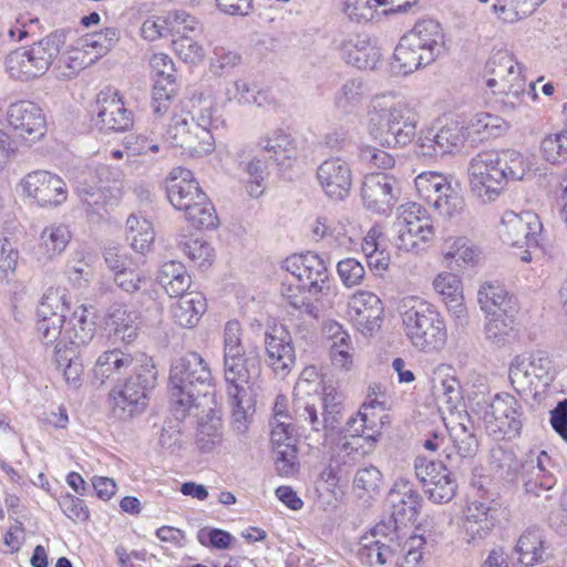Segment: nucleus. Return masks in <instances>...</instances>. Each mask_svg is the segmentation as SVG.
I'll return each mask as SVG.
<instances>
[{"label": "nucleus", "instance_id": "nucleus-22", "mask_svg": "<svg viewBox=\"0 0 567 567\" xmlns=\"http://www.w3.org/2000/svg\"><path fill=\"white\" fill-rule=\"evenodd\" d=\"M317 177L324 193L333 199H343L352 186L351 168L339 157L322 162L317 169Z\"/></svg>", "mask_w": 567, "mask_h": 567}, {"label": "nucleus", "instance_id": "nucleus-12", "mask_svg": "<svg viewBox=\"0 0 567 567\" xmlns=\"http://www.w3.org/2000/svg\"><path fill=\"white\" fill-rule=\"evenodd\" d=\"M284 267L307 288L309 295L329 293V271L319 255L311 251L292 255L286 258Z\"/></svg>", "mask_w": 567, "mask_h": 567}, {"label": "nucleus", "instance_id": "nucleus-28", "mask_svg": "<svg viewBox=\"0 0 567 567\" xmlns=\"http://www.w3.org/2000/svg\"><path fill=\"white\" fill-rule=\"evenodd\" d=\"M145 353L132 355L121 349L106 350L96 359L93 372L94 377L104 383L106 380L118 379L124 373H135L140 368L138 359Z\"/></svg>", "mask_w": 567, "mask_h": 567}, {"label": "nucleus", "instance_id": "nucleus-37", "mask_svg": "<svg viewBox=\"0 0 567 567\" xmlns=\"http://www.w3.org/2000/svg\"><path fill=\"white\" fill-rule=\"evenodd\" d=\"M115 285L128 293H140L141 303L148 308L157 297L156 285L151 277L130 267L114 277Z\"/></svg>", "mask_w": 567, "mask_h": 567}, {"label": "nucleus", "instance_id": "nucleus-33", "mask_svg": "<svg viewBox=\"0 0 567 567\" xmlns=\"http://www.w3.org/2000/svg\"><path fill=\"white\" fill-rule=\"evenodd\" d=\"M393 520H413L419 515L422 497L405 480H399L389 492Z\"/></svg>", "mask_w": 567, "mask_h": 567}, {"label": "nucleus", "instance_id": "nucleus-59", "mask_svg": "<svg viewBox=\"0 0 567 567\" xmlns=\"http://www.w3.org/2000/svg\"><path fill=\"white\" fill-rule=\"evenodd\" d=\"M443 474L444 476H440L423 487L429 499L435 504H446L456 494L457 484L452 472Z\"/></svg>", "mask_w": 567, "mask_h": 567}, {"label": "nucleus", "instance_id": "nucleus-43", "mask_svg": "<svg viewBox=\"0 0 567 567\" xmlns=\"http://www.w3.org/2000/svg\"><path fill=\"white\" fill-rule=\"evenodd\" d=\"M156 279L169 297H178L185 293L192 284L185 266L178 260L164 262Z\"/></svg>", "mask_w": 567, "mask_h": 567}, {"label": "nucleus", "instance_id": "nucleus-13", "mask_svg": "<svg viewBox=\"0 0 567 567\" xmlns=\"http://www.w3.org/2000/svg\"><path fill=\"white\" fill-rule=\"evenodd\" d=\"M396 524L398 522L393 518L379 523L371 530V540L385 553L390 551L392 557L403 556L409 567H414L422 558L417 547L422 545L423 539L419 536H410L403 539Z\"/></svg>", "mask_w": 567, "mask_h": 567}, {"label": "nucleus", "instance_id": "nucleus-8", "mask_svg": "<svg viewBox=\"0 0 567 567\" xmlns=\"http://www.w3.org/2000/svg\"><path fill=\"white\" fill-rule=\"evenodd\" d=\"M508 378L522 396L540 398L554 380V367L543 351L516 355L509 365Z\"/></svg>", "mask_w": 567, "mask_h": 567}, {"label": "nucleus", "instance_id": "nucleus-53", "mask_svg": "<svg viewBox=\"0 0 567 567\" xmlns=\"http://www.w3.org/2000/svg\"><path fill=\"white\" fill-rule=\"evenodd\" d=\"M546 0H496L494 11L506 23H515L529 17Z\"/></svg>", "mask_w": 567, "mask_h": 567}, {"label": "nucleus", "instance_id": "nucleus-5", "mask_svg": "<svg viewBox=\"0 0 567 567\" xmlns=\"http://www.w3.org/2000/svg\"><path fill=\"white\" fill-rule=\"evenodd\" d=\"M212 374L207 363L196 352H188L176 360L169 371L172 411L185 417L195 408L199 396H206Z\"/></svg>", "mask_w": 567, "mask_h": 567}, {"label": "nucleus", "instance_id": "nucleus-41", "mask_svg": "<svg viewBox=\"0 0 567 567\" xmlns=\"http://www.w3.org/2000/svg\"><path fill=\"white\" fill-rule=\"evenodd\" d=\"M95 61L96 55L89 56V53L76 41L63 52L62 50L60 51L53 65L58 78L71 79Z\"/></svg>", "mask_w": 567, "mask_h": 567}, {"label": "nucleus", "instance_id": "nucleus-35", "mask_svg": "<svg viewBox=\"0 0 567 567\" xmlns=\"http://www.w3.org/2000/svg\"><path fill=\"white\" fill-rule=\"evenodd\" d=\"M395 228L406 229L408 233H417L421 243L432 239L434 231L432 220L426 210L416 203L400 206Z\"/></svg>", "mask_w": 567, "mask_h": 567}, {"label": "nucleus", "instance_id": "nucleus-31", "mask_svg": "<svg viewBox=\"0 0 567 567\" xmlns=\"http://www.w3.org/2000/svg\"><path fill=\"white\" fill-rule=\"evenodd\" d=\"M451 447H444L445 457L451 467L461 468L478 451V442L473 431L464 423H457L450 430Z\"/></svg>", "mask_w": 567, "mask_h": 567}, {"label": "nucleus", "instance_id": "nucleus-17", "mask_svg": "<svg viewBox=\"0 0 567 567\" xmlns=\"http://www.w3.org/2000/svg\"><path fill=\"white\" fill-rule=\"evenodd\" d=\"M266 362L274 373L284 379L296 363L290 333L284 326H274L265 333Z\"/></svg>", "mask_w": 567, "mask_h": 567}, {"label": "nucleus", "instance_id": "nucleus-47", "mask_svg": "<svg viewBox=\"0 0 567 567\" xmlns=\"http://www.w3.org/2000/svg\"><path fill=\"white\" fill-rule=\"evenodd\" d=\"M126 239L136 252L146 254L155 239L152 223L142 216L130 215L126 220Z\"/></svg>", "mask_w": 567, "mask_h": 567}, {"label": "nucleus", "instance_id": "nucleus-24", "mask_svg": "<svg viewBox=\"0 0 567 567\" xmlns=\"http://www.w3.org/2000/svg\"><path fill=\"white\" fill-rule=\"evenodd\" d=\"M549 465L550 457L545 451L530 452L522 462L519 475L527 493L539 496L540 491H549L554 486L556 481L549 472Z\"/></svg>", "mask_w": 567, "mask_h": 567}, {"label": "nucleus", "instance_id": "nucleus-44", "mask_svg": "<svg viewBox=\"0 0 567 567\" xmlns=\"http://www.w3.org/2000/svg\"><path fill=\"white\" fill-rule=\"evenodd\" d=\"M54 361L58 369L62 371L65 382L70 386L79 388L84 372L81 350L55 346Z\"/></svg>", "mask_w": 567, "mask_h": 567}, {"label": "nucleus", "instance_id": "nucleus-3", "mask_svg": "<svg viewBox=\"0 0 567 567\" xmlns=\"http://www.w3.org/2000/svg\"><path fill=\"white\" fill-rule=\"evenodd\" d=\"M419 118L416 110L404 101L377 99L368 111L367 130L383 147H403L414 140Z\"/></svg>", "mask_w": 567, "mask_h": 567}, {"label": "nucleus", "instance_id": "nucleus-30", "mask_svg": "<svg viewBox=\"0 0 567 567\" xmlns=\"http://www.w3.org/2000/svg\"><path fill=\"white\" fill-rule=\"evenodd\" d=\"M485 72L488 75L486 85L492 91L524 78L520 65L506 50H498L491 55L486 62Z\"/></svg>", "mask_w": 567, "mask_h": 567}, {"label": "nucleus", "instance_id": "nucleus-20", "mask_svg": "<svg viewBox=\"0 0 567 567\" xmlns=\"http://www.w3.org/2000/svg\"><path fill=\"white\" fill-rule=\"evenodd\" d=\"M399 195L398 182L386 174H370L364 177L361 196L364 206L378 214L392 210Z\"/></svg>", "mask_w": 567, "mask_h": 567}, {"label": "nucleus", "instance_id": "nucleus-2", "mask_svg": "<svg viewBox=\"0 0 567 567\" xmlns=\"http://www.w3.org/2000/svg\"><path fill=\"white\" fill-rule=\"evenodd\" d=\"M528 169L523 155L514 150L481 152L468 164L471 192L483 203L495 202L509 181H522Z\"/></svg>", "mask_w": 567, "mask_h": 567}, {"label": "nucleus", "instance_id": "nucleus-10", "mask_svg": "<svg viewBox=\"0 0 567 567\" xmlns=\"http://www.w3.org/2000/svg\"><path fill=\"white\" fill-rule=\"evenodd\" d=\"M414 185L419 197L445 218L458 216L465 207L460 190L441 173L423 172L415 177Z\"/></svg>", "mask_w": 567, "mask_h": 567}, {"label": "nucleus", "instance_id": "nucleus-18", "mask_svg": "<svg viewBox=\"0 0 567 567\" xmlns=\"http://www.w3.org/2000/svg\"><path fill=\"white\" fill-rule=\"evenodd\" d=\"M99 179L97 185L91 182L93 176L83 175V178L78 181L76 194L83 205H86L87 212L99 213L100 208L109 204L111 198L116 197L120 193L121 182L113 179V185H110V177L112 172L107 166H101L95 171Z\"/></svg>", "mask_w": 567, "mask_h": 567}, {"label": "nucleus", "instance_id": "nucleus-40", "mask_svg": "<svg viewBox=\"0 0 567 567\" xmlns=\"http://www.w3.org/2000/svg\"><path fill=\"white\" fill-rule=\"evenodd\" d=\"M71 238L72 233L66 225L52 224L44 227L40 234L38 245L40 257L52 260L60 256L68 247Z\"/></svg>", "mask_w": 567, "mask_h": 567}, {"label": "nucleus", "instance_id": "nucleus-63", "mask_svg": "<svg viewBox=\"0 0 567 567\" xmlns=\"http://www.w3.org/2000/svg\"><path fill=\"white\" fill-rule=\"evenodd\" d=\"M223 439L221 421L212 417L209 421L200 422L196 433V444L203 452L213 451Z\"/></svg>", "mask_w": 567, "mask_h": 567}, {"label": "nucleus", "instance_id": "nucleus-16", "mask_svg": "<svg viewBox=\"0 0 567 567\" xmlns=\"http://www.w3.org/2000/svg\"><path fill=\"white\" fill-rule=\"evenodd\" d=\"M519 410L518 402L513 395L497 394L489 403H486L482 419L491 432L511 435L518 433L522 427Z\"/></svg>", "mask_w": 567, "mask_h": 567}, {"label": "nucleus", "instance_id": "nucleus-55", "mask_svg": "<svg viewBox=\"0 0 567 567\" xmlns=\"http://www.w3.org/2000/svg\"><path fill=\"white\" fill-rule=\"evenodd\" d=\"M89 53V56L96 55V60L106 54L118 41V30L106 28L100 32L87 33L76 40Z\"/></svg>", "mask_w": 567, "mask_h": 567}, {"label": "nucleus", "instance_id": "nucleus-7", "mask_svg": "<svg viewBox=\"0 0 567 567\" xmlns=\"http://www.w3.org/2000/svg\"><path fill=\"white\" fill-rule=\"evenodd\" d=\"M138 361L135 373L110 391L112 413L118 420L126 421L141 414L147 406V393L155 388L157 371L153 359L142 355Z\"/></svg>", "mask_w": 567, "mask_h": 567}, {"label": "nucleus", "instance_id": "nucleus-19", "mask_svg": "<svg viewBox=\"0 0 567 567\" xmlns=\"http://www.w3.org/2000/svg\"><path fill=\"white\" fill-rule=\"evenodd\" d=\"M8 123L17 136L34 143L45 134V118L42 110L32 102L20 101L9 106Z\"/></svg>", "mask_w": 567, "mask_h": 567}, {"label": "nucleus", "instance_id": "nucleus-62", "mask_svg": "<svg viewBox=\"0 0 567 567\" xmlns=\"http://www.w3.org/2000/svg\"><path fill=\"white\" fill-rule=\"evenodd\" d=\"M543 158L550 164L567 159V132L549 134L540 143Z\"/></svg>", "mask_w": 567, "mask_h": 567}, {"label": "nucleus", "instance_id": "nucleus-42", "mask_svg": "<svg viewBox=\"0 0 567 567\" xmlns=\"http://www.w3.org/2000/svg\"><path fill=\"white\" fill-rule=\"evenodd\" d=\"M439 145L440 155L458 151L467 138V128L463 121L456 117H445L437 132L433 134Z\"/></svg>", "mask_w": 567, "mask_h": 567}, {"label": "nucleus", "instance_id": "nucleus-45", "mask_svg": "<svg viewBox=\"0 0 567 567\" xmlns=\"http://www.w3.org/2000/svg\"><path fill=\"white\" fill-rule=\"evenodd\" d=\"M281 296L284 300L301 315H307L317 319L321 311L322 305L319 299L320 295H309L303 285L292 286L284 284L281 287Z\"/></svg>", "mask_w": 567, "mask_h": 567}, {"label": "nucleus", "instance_id": "nucleus-9", "mask_svg": "<svg viewBox=\"0 0 567 567\" xmlns=\"http://www.w3.org/2000/svg\"><path fill=\"white\" fill-rule=\"evenodd\" d=\"M258 373L259 357L257 352L248 351V353L224 355V378L236 423L246 420L245 403L247 402L249 384Z\"/></svg>", "mask_w": 567, "mask_h": 567}, {"label": "nucleus", "instance_id": "nucleus-64", "mask_svg": "<svg viewBox=\"0 0 567 567\" xmlns=\"http://www.w3.org/2000/svg\"><path fill=\"white\" fill-rule=\"evenodd\" d=\"M380 59L379 50L367 41H359L348 52L347 62L358 69H374Z\"/></svg>", "mask_w": 567, "mask_h": 567}, {"label": "nucleus", "instance_id": "nucleus-36", "mask_svg": "<svg viewBox=\"0 0 567 567\" xmlns=\"http://www.w3.org/2000/svg\"><path fill=\"white\" fill-rule=\"evenodd\" d=\"M516 316L517 313L486 316L483 331L485 340L496 348L513 343L518 334Z\"/></svg>", "mask_w": 567, "mask_h": 567}, {"label": "nucleus", "instance_id": "nucleus-15", "mask_svg": "<svg viewBox=\"0 0 567 567\" xmlns=\"http://www.w3.org/2000/svg\"><path fill=\"white\" fill-rule=\"evenodd\" d=\"M23 193L42 207L59 206L65 202L68 189L64 181L48 171L27 174L21 183Z\"/></svg>", "mask_w": 567, "mask_h": 567}, {"label": "nucleus", "instance_id": "nucleus-49", "mask_svg": "<svg viewBox=\"0 0 567 567\" xmlns=\"http://www.w3.org/2000/svg\"><path fill=\"white\" fill-rule=\"evenodd\" d=\"M424 55L417 48H414L405 35H403L396 45L391 63L392 70L401 75H408L423 65H429L423 61Z\"/></svg>", "mask_w": 567, "mask_h": 567}, {"label": "nucleus", "instance_id": "nucleus-11", "mask_svg": "<svg viewBox=\"0 0 567 567\" xmlns=\"http://www.w3.org/2000/svg\"><path fill=\"white\" fill-rule=\"evenodd\" d=\"M543 225L539 217L529 210L519 214L506 210L501 219L498 235L503 243L518 248H534L539 244Z\"/></svg>", "mask_w": 567, "mask_h": 567}, {"label": "nucleus", "instance_id": "nucleus-34", "mask_svg": "<svg viewBox=\"0 0 567 567\" xmlns=\"http://www.w3.org/2000/svg\"><path fill=\"white\" fill-rule=\"evenodd\" d=\"M489 506L480 501L470 502L464 511L462 528L467 543L485 538L494 527Z\"/></svg>", "mask_w": 567, "mask_h": 567}, {"label": "nucleus", "instance_id": "nucleus-27", "mask_svg": "<svg viewBox=\"0 0 567 567\" xmlns=\"http://www.w3.org/2000/svg\"><path fill=\"white\" fill-rule=\"evenodd\" d=\"M166 192L169 203L183 212L194 204L203 193L193 172L184 167L172 169L167 178Z\"/></svg>", "mask_w": 567, "mask_h": 567}, {"label": "nucleus", "instance_id": "nucleus-58", "mask_svg": "<svg viewBox=\"0 0 567 567\" xmlns=\"http://www.w3.org/2000/svg\"><path fill=\"white\" fill-rule=\"evenodd\" d=\"M240 166L249 176V179L246 182L247 194L252 198H259L266 188V163L258 157H252L247 162H243Z\"/></svg>", "mask_w": 567, "mask_h": 567}, {"label": "nucleus", "instance_id": "nucleus-50", "mask_svg": "<svg viewBox=\"0 0 567 567\" xmlns=\"http://www.w3.org/2000/svg\"><path fill=\"white\" fill-rule=\"evenodd\" d=\"M184 213L187 221L197 229H214L219 224L216 209L204 192Z\"/></svg>", "mask_w": 567, "mask_h": 567}, {"label": "nucleus", "instance_id": "nucleus-6", "mask_svg": "<svg viewBox=\"0 0 567 567\" xmlns=\"http://www.w3.org/2000/svg\"><path fill=\"white\" fill-rule=\"evenodd\" d=\"M68 33L56 30L30 45L11 51L6 58V70L16 81L29 82L43 76L66 44Z\"/></svg>", "mask_w": 567, "mask_h": 567}, {"label": "nucleus", "instance_id": "nucleus-51", "mask_svg": "<svg viewBox=\"0 0 567 567\" xmlns=\"http://www.w3.org/2000/svg\"><path fill=\"white\" fill-rule=\"evenodd\" d=\"M520 464L513 451L497 446L492 449L489 455V470L494 476L513 482L520 472Z\"/></svg>", "mask_w": 567, "mask_h": 567}, {"label": "nucleus", "instance_id": "nucleus-29", "mask_svg": "<svg viewBox=\"0 0 567 567\" xmlns=\"http://www.w3.org/2000/svg\"><path fill=\"white\" fill-rule=\"evenodd\" d=\"M477 302L486 316L518 313L517 298L498 282L486 281L477 291Z\"/></svg>", "mask_w": 567, "mask_h": 567}, {"label": "nucleus", "instance_id": "nucleus-56", "mask_svg": "<svg viewBox=\"0 0 567 567\" xmlns=\"http://www.w3.org/2000/svg\"><path fill=\"white\" fill-rule=\"evenodd\" d=\"M111 327L115 338L131 343L138 334L137 315L125 309H115L111 316Z\"/></svg>", "mask_w": 567, "mask_h": 567}, {"label": "nucleus", "instance_id": "nucleus-60", "mask_svg": "<svg viewBox=\"0 0 567 567\" xmlns=\"http://www.w3.org/2000/svg\"><path fill=\"white\" fill-rule=\"evenodd\" d=\"M178 247L198 267H209L215 257L212 245L200 238L186 239Z\"/></svg>", "mask_w": 567, "mask_h": 567}, {"label": "nucleus", "instance_id": "nucleus-39", "mask_svg": "<svg viewBox=\"0 0 567 567\" xmlns=\"http://www.w3.org/2000/svg\"><path fill=\"white\" fill-rule=\"evenodd\" d=\"M258 146L277 162L296 158L297 142L285 128H276L259 138Z\"/></svg>", "mask_w": 567, "mask_h": 567}, {"label": "nucleus", "instance_id": "nucleus-46", "mask_svg": "<svg viewBox=\"0 0 567 567\" xmlns=\"http://www.w3.org/2000/svg\"><path fill=\"white\" fill-rule=\"evenodd\" d=\"M441 251L445 260L455 261L457 266L475 265L480 260V249L466 237H447Z\"/></svg>", "mask_w": 567, "mask_h": 567}, {"label": "nucleus", "instance_id": "nucleus-61", "mask_svg": "<svg viewBox=\"0 0 567 567\" xmlns=\"http://www.w3.org/2000/svg\"><path fill=\"white\" fill-rule=\"evenodd\" d=\"M187 136L189 144H183L179 146L185 155L200 157L214 151V137L209 130L202 128L194 124V132L192 135Z\"/></svg>", "mask_w": 567, "mask_h": 567}, {"label": "nucleus", "instance_id": "nucleus-25", "mask_svg": "<svg viewBox=\"0 0 567 567\" xmlns=\"http://www.w3.org/2000/svg\"><path fill=\"white\" fill-rule=\"evenodd\" d=\"M549 465L550 457L545 451L530 452L522 462L519 475L527 493L539 496L540 491H549L554 486L556 481L549 472Z\"/></svg>", "mask_w": 567, "mask_h": 567}, {"label": "nucleus", "instance_id": "nucleus-38", "mask_svg": "<svg viewBox=\"0 0 567 567\" xmlns=\"http://www.w3.org/2000/svg\"><path fill=\"white\" fill-rule=\"evenodd\" d=\"M178 297V301L172 307L173 319L183 328H193L206 311V299L200 292L195 291Z\"/></svg>", "mask_w": 567, "mask_h": 567}, {"label": "nucleus", "instance_id": "nucleus-21", "mask_svg": "<svg viewBox=\"0 0 567 567\" xmlns=\"http://www.w3.org/2000/svg\"><path fill=\"white\" fill-rule=\"evenodd\" d=\"M348 308L351 321L362 334H371L380 327L383 307L377 295L360 290L350 298Z\"/></svg>", "mask_w": 567, "mask_h": 567}, {"label": "nucleus", "instance_id": "nucleus-23", "mask_svg": "<svg viewBox=\"0 0 567 567\" xmlns=\"http://www.w3.org/2000/svg\"><path fill=\"white\" fill-rule=\"evenodd\" d=\"M408 41L424 55L426 63L434 62L445 51V37L439 22L422 20L404 34Z\"/></svg>", "mask_w": 567, "mask_h": 567}, {"label": "nucleus", "instance_id": "nucleus-57", "mask_svg": "<svg viewBox=\"0 0 567 567\" xmlns=\"http://www.w3.org/2000/svg\"><path fill=\"white\" fill-rule=\"evenodd\" d=\"M124 148L127 164L137 168L143 163L137 157L146 156L150 153L157 154L161 151V145L147 136L130 134L124 138Z\"/></svg>", "mask_w": 567, "mask_h": 567}, {"label": "nucleus", "instance_id": "nucleus-4", "mask_svg": "<svg viewBox=\"0 0 567 567\" xmlns=\"http://www.w3.org/2000/svg\"><path fill=\"white\" fill-rule=\"evenodd\" d=\"M399 312L404 334L415 350L433 354L445 348L449 339L446 323L433 305L416 297H405L400 301Z\"/></svg>", "mask_w": 567, "mask_h": 567}, {"label": "nucleus", "instance_id": "nucleus-32", "mask_svg": "<svg viewBox=\"0 0 567 567\" xmlns=\"http://www.w3.org/2000/svg\"><path fill=\"white\" fill-rule=\"evenodd\" d=\"M96 326L92 318H89V310L85 306L78 307L68 322L62 337L55 346L75 348L80 350L89 344L95 336Z\"/></svg>", "mask_w": 567, "mask_h": 567}, {"label": "nucleus", "instance_id": "nucleus-26", "mask_svg": "<svg viewBox=\"0 0 567 567\" xmlns=\"http://www.w3.org/2000/svg\"><path fill=\"white\" fill-rule=\"evenodd\" d=\"M95 112L101 130L125 131L133 124L131 112L116 93H100Z\"/></svg>", "mask_w": 567, "mask_h": 567}, {"label": "nucleus", "instance_id": "nucleus-52", "mask_svg": "<svg viewBox=\"0 0 567 567\" xmlns=\"http://www.w3.org/2000/svg\"><path fill=\"white\" fill-rule=\"evenodd\" d=\"M518 555V563L524 567H529L543 559L544 547L542 535L538 529H527L524 532L515 547Z\"/></svg>", "mask_w": 567, "mask_h": 567}, {"label": "nucleus", "instance_id": "nucleus-48", "mask_svg": "<svg viewBox=\"0 0 567 567\" xmlns=\"http://www.w3.org/2000/svg\"><path fill=\"white\" fill-rule=\"evenodd\" d=\"M367 96V90L361 79L347 80L334 93L333 104L343 114L353 113Z\"/></svg>", "mask_w": 567, "mask_h": 567}, {"label": "nucleus", "instance_id": "nucleus-14", "mask_svg": "<svg viewBox=\"0 0 567 567\" xmlns=\"http://www.w3.org/2000/svg\"><path fill=\"white\" fill-rule=\"evenodd\" d=\"M69 310L66 295L61 289H49L38 307V331L44 343L59 342L63 334L62 324Z\"/></svg>", "mask_w": 567, "mask_h": 567}, {"label": "nucleus", "instance_id": "nucleus-1", "mask_svg": "<svg viewBox=\"0 0 567 567\" xmlns=\"http://www.w3.org/2000/svg\"><path fill=\"white\" fill-rule=\"evenodd\" d=\"M321 381L316 367H306L292 393V413L300 429H309L326 439L342 416V394L332 384H324L319 393Z\"/></svg>", "mask_w": 567, "mask_h": 567}, {"label": "nucleus", "instance_id": "nucleus-54", "mask_svg": "<svg viewBox=\"0 0 567 567\" xmlns=\"http://www.w3.org/2000/svg\"><path fill=\"white\" fill-rule=\"evenodd\" d=\"M529 91H527V82L525 78L511 82L507 86H501L496 90H493V93L502 95L501 99V107L504 113H511L519 107L524 103V99L526 95H532L534 100L536 97L535 93V84L529 83Z\"/></svg>", "mask_w": 567, "mask_h": 567}]
</instances>
